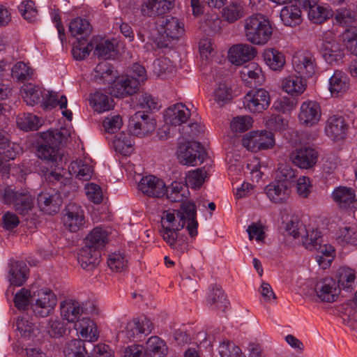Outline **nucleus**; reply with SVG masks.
Returning <instances> with one entry per match:
<instances>
[{"label": "nucleus", "mask_w": 357, "mask_h": 357, "mask_svg": "<svg viewBox=\"0 0 357 357\" xmlns=\"http://www.w3.org/2000/svg\"><path fill=\"white\" fill-rule=\"evenodd\" d=\"M69 172L79 180L89 181L93 175V169L86 160H79L70 163Z\"/></svg>", "instance_id": "obj_39"}, {"label": "nucleus", "mask_w": 357, "mask_h": 357, "mask_svg": "<svg viewBox=\"0 0 357 357\" xmlns=\"http://www.w3.org/2000/svg\"><path fill=\"white\" fill-rule=\"evenodd\" d=\"M42 138L43 142L37 149V155L46 160L51 167H55L54 170L46 175L47 178L51 181H59L63 176V165L66 160L63 151L60 149L61 134L57 130H50L43 132Z\"/></svg>", "instance_id": "obj_2"}, {"label": "nucleus", "mask_w": 357, "mask_h": 357, "mask_svg": "<svg viewBox=\"0 0 357 357\" xmlns=\"http://www.w3.org/2000/svg\"><path fill=\"white\" fill-rule=\"evenodd\" d=\"M307 10L309 20L314 24H321L332 16L331 10L317 3L307 8Z\"/></svg>", "instance_id": "obj_51"}, {"label": "nucleus", "mask_w": 357, "mask_h": 357, "mask_svg": "<svg viewBox=\"0 0 357 357\" xmlns=\"http://www.w3.org/2000/svg\"><path fill=\"white\" fill-rule=\"evenodd\" d=\"M348 127L344 116L339 114H333L327 119L324 130L329 138L333 141H337L345 138Z\"/></svg>", "instance_id": "obj_17"}, {"label": "nucleus", "mask_w": 357, "mask_h": 357, "mask_svg": "<svg viewBox=\"0 0 357 357\" xmlns=\"http://www.w3.org/2000/svg\"><path fill=\"white\" fill-rule=\"evenodd\" d=\"M116 76V73L113 66L107 61L99 63L94 69V79L100 84L114 83Z\"/></svg>", "instance_id": "obj_36"}, {"label": "nucleus", "mask_w": 357, "mask_h": 357, "mask_svg": "<svg viewBox=\"0 0 357 357\" xmlns=\"http://www.w3.org/2000/svg\"><path fill=\"white\" fill-rule=\"evenodd\" d=\"M33 294L29 289L22 288L15 296L14 303L18 310H25L28 305H31V300Z\"/></svg>", "instance_id": "obj_61"}, {"label": "nucleus", "mask_w": 357, "mask_h": 357, "mask_svg": "<svg viewBox=\"0 0 357 357\" xmlns=\"http://www.w3.org/2000/svg\"><path fill=\"white\" fill-rule=\"evenodd\" d=\"M89 100L90 105L99 113L109 111L114 105L112 98L100 91L90 94Z\"/></svg>", "instance_id": "obj_37"}, {"label": "nucleus", "mask_w": 357, "mask_h": 357, "mask_svg": "<svg viewBox=\"0 0 357 357\" xmlns=\"http://www.w3.org/2000/svg\"><path fill=\"white\" fill-rule=\"evenodd\" d=\"M245 15V8L242 1L231 0L222 10V17L228 22H234Z\"/></svg>", "instance_id": "obj_40"}, {"label": "nucleus", "mask_w": 357, "mask_h": 357, "mask_svg": "<svg viewBox=\"0 0 357 357\" xmlns=\"http://www.w3.org/2000/svg\"><path fill=\"white\" fill-rule=\"evenodd\" d=\"M29 268L23 261H15L10 266L9 271V282L11 284L20 287L27 280Z\"/></svg>", "instance_id": "obj_35"}, {"label": "nucleus", "mask_w": 357, "mask_h": 357, "mask_svg": "<svg viewBox=\"0 0 357 357\" xmlns=\"http://www.w3.org/2000/svg\"><path fill=\"white\" fill-rule=\"evenodd\" d=\"M18 127L23 130H35L39 128L41 122L38 117L31 114H24L17 120Z\"/></svg>", "instance_id": "obj_54"}, {"label": "nucleus", "mask_w": 357, "mask_h": 357, "mask_svg": "<svg viewBox=\"0 0 357 357\" xmlns=\"http://www.w3.org/2000/svg\"><path fill=\"white\" fill-rule=\"evenodd\" d=\"M127 264L128 260L126 256L120 252H113L109 255L107 259V265L113 271H123L127 267Z\"/></svg>", "instance_id": "obj_55"}, {"label": "nucleus", "mask_w": 357, "mask_h": 357, "mask_svg": "<svg viewBox=\"0 0 357 357\" xmlns=\"http://www.w3.org/2000/svg\"><path fill=\"white\" fill-rule=\"evenodd\" d=\"M263 57L266 64L273 70H281L285 64L283 54L274 48L265 50Z\"/></svg>", "instance_id": "obj_42"}, {"label": "nucleus", "mask_w": 357, "mask_h": 357, "mask_svg": "<svg viewBox=\"0 0 357 357\" xmlns=\"http://www.w3.org/2000/svg\"><path fill=\"white\" fill-rule=\"evenodd\" d=\"M294 70L304 78L312 77L318 69L314 55L310 52H296L292 58Z\"/></svg>", "instance_id": "obj_8"}, {"label": "nucleus", "mask_w": 357, "mask_h": 357, "mask_svg": "<svg viewBox=\"0 0 357 357\" xmlns=\"http://www.w3.org/2000/svg\"><path fill=\"white\" fill-rule=\"evenodd\" d=\"M213 96L214 100L222 107L232 99L231 90L225 83H220L215 89Z\"/></svg>", "instance_id": "obj_56"}, {"label": "nucleus", "mask_w": 357, "mask_h": 357, "mask_svg": "<svg viewBox=\"0 0 357 357\" xmlns=\"http://www.w3.org/2000/svg\"><path fill=\"white\" fill-rule=\"evenodd\" d=\"M146 357H166L167 347L166 343L158 336H152L146 342Z\"/></svg>", "instance_id": "obj_38"}, {"label": "nucleus", "mask_w": 357, "mask_h": 357, "mask_svg": "<svg viewBox=\"0 0 357 357\" xmlns=\"http://www.w3.org/2000/svg\"><path fill=\"white\" fill-rule=\"evenodd\" d=\"M268 199L276 204L285 203L290 196V186L286 181L275 180L267 185L264 189Z\"/></svg>", "instance_id": "obj_20"}, {"label": "nucleus", "mask_w": 357, "mask_h": 357, "mask_svg": "<svg viewBox=\"0 0 357 357\" xmlns=\"http://www.w3.org/2000/svg\"><path fill=\"white\" fill-rule=\"evenodd\" d=\"M86 195L89 201L94 204H100L103 199L102 191L98 185L89 183L84 187Z\"/></svg>", "instance_id": "obj_62"}, {"label": "nucleus", "mask_w": 357, "mask_h": 357, "mask_svg": "<svg viewBox=\"0 0 357 357\" xmlns=\"http://www.w3.org/2000/svg\"><path fill=\"white\" fill-rule=\"evenodd\" d=\"M69 31L74 37L81 35L87 36L91 33V26L87 20L76 17L70 21Z\"/></svg>", "instance_id": "obj_48"}, {"label": "nucleus", "mask_w": 357, "mask_h": 357, "mask_svg": "<svg viewBox=\"0 0 357 357\" xmlns=\"http://www.w3.org/2000/svg\"><path fill=\"white\" fill-rule=\"evenodd\" d=\"M314 290L317 296L322 302H334L339 294L337 284L331 278H326L318 282L315 285Z\"/></svg>", "instance_id": "obj_23"}, {"label": "nucleus", "mask_w": 357, "mask_h": 357, "mask_svg": "<svg viewBox=\"0 0 357 357\" xmlns=\"http://www.w3.org/2000/svg\"><path fill=\"white\" fill-rule=\"evenodd\" d=\"M75 328L82 337L88 342H95L99 334L95 323L89 318L84 317L75 324Z\"/></svg>", "instance_id": "obj_34"}, {"label": "nucleus", "mask_w": 357, "mask_h": 357, "mask_svg": "<svg viewBox=\"0 0 357 357\" xmlns=\"http://www.w3.org/2000/svg\"><path fill=\"white\" fill-rule=\"evenodd\" d=\"M78 261L83 269L91 271L100 261V251L84 245L79 250Z\"/></svg>", "instance_id": "obj_30"}, {"label": "nucleus", "mask_w": 357, "mask_h": 357, "mask_svg": "<svg viewBox=\"0 0 357 357\" xmlns=\"http://www.w3.org/2000/svg\"><path fill=\"white\" fill-rule=\"evenodd\" d=\"M155 123L147 114L136 112L129 121V130L136 136L144 137L155 129Z\"/></svg>", "instance_id": "obj_18"}, {"label": "nucleus", "mask_w": 357, "mask_h": 357, "mask_svg": "<svg viewBox=\"0 0 357 357\" xmlns=\"http://www.w3.org/2000/svg\"><path fill=\"white\" fill-rule=\"evenodd\" d=\"M338 278V286L340 288L349 290L353 289L355 283V271L348 267H342L337 273Z\"/></svg>", "instance_id": "obj_49"}, {"label": "nucleus", "mask_w": 357, "mask_h": 357, "mask_svg": "<svg viewBox=\"0 0 357 357\" xmlns=\"http://www.w3.org/2000/svg\"><path fill=\"white\" fill-rule=\"evenodd\" d=\"M282 90L291 96L302 94L306 89L307 83L303 77L289 75L284 77L281 83Z\"/></svg>", "instance_id": "obj_31"}, {"label": "nucleus", "mask_w": 357, "mask_h": 357, "mask_svg": "<svg viewBox=\"0 0 357 357\" xmlns=\"http://www.w3.org/2000/svg\"><path fill=\"white\" fill-rule=\"evenodd\" d=\"M244 31L247 40L257 45H265L273 33L270 21L261 14H254L247 17Z\"/></svg>", "instance_id": "obj_3"}, {"label": "nucleus", "mask_w": 357, "mask_h": 357, "mask_svg": "<svg viewBox=\"0 0 357 357\" xmlns=\"http://www.w3.org/2000/svg\"><path fill=\"white\" fill-rule=\"evenodd\" d=\"M349 87V79L345 73L335 70L329 79L328 89L333 96L344 93Z\"/></svg>", "instance_id": "obj_33"}, {"label": "nucleus", "mask_w": 357, "mask_h": 357, "mask_svg": "<svg viewBox=\"0 0 357 357\" xmlns=\"http://www.w3.org/2000/svg\"><path fill=\"white\" fill-rule=\"evenodd\" d=\"M11 75L14 79L23 82L31 79L33 76V70L22 61L15 63L11 70Z\"/></svg>", "instance_id": "obj_52"}, {"label": "nucleus", "mask_w": 357, "mask_h": 357, "mask_svg": "<svg viewBox=\"0 0 357 357\" xmlns=\"http://www.w3.org/2000/svg\"><path fill=\"white\" fill-rule=\"evenodd\" d=\"M335 239L342 245H357V230L354 227H340L335 234Z\"/></svg>", "instance_id": "obj_47"}, {"label": "nucleus", "mask_w": 357, "mask_h": 357, "mask_svg": "<svg viewBox=\"0 0 357 357\" xmlns=\"http://www.w3.org/2000/svg\"><path fill=\"white\" fill-rule=\"evenodd\" d=\"M332 198L342 208L353 207L356 202L355 190L347 186L336 187L332 192Z\"/></svg>", "instance_id": "obj_26"}, {"label": "nucleus", "mask_w": 357, "mask_h": 357, "mask_svg": "<svg viewBox=\"0 0 357 357\" xmlns=\"http://www.w3.org/2000/svg\"><path fill=\"white\" fill-rule=\"evenodd\" d=\"M66 357H86L87 354L84 343L82 340H71L67 342L63 347Z\"/></svg>", "instance_id": "obj_46"}, {"label": "nucleus", "mask_w": 357, "mask_h": 357, "mask_svg": "<svg viewBox=\"0 0 357 357\" xmlns=\"http://www.w3.org/2000/svg\"><path fill=\"white\" fill-rule=\"evenodd\" d=\"M321 117L320 105L314 100H306L301 103L298 114L300 124L305 127H312L319 122Z\"/></svg>", "instance_id": "obj_13"}, {"label": "nucleus", "mask_w": 357, "mask_h": 357, "mask_svg": "<svg viewBox=\"0 0 357 357\" xmlns=\"http://www.w3.org/2000/svg\"><path fill=\"white\" fill-rule=\"evenodd\" d=\"M108 238L109 234L105 229L101 227H96L86 236L85 245L100 251L108 243Z\"/></svg>", "instance_id": "obj_32"}, {"label": "nucleus", "mask_w": 357, "mask_h": 357, "mask_svg": "<svg viewBox=\"0 0 357 357\" xmlns=\"http://www.w3.org/2000/svg\"><path fill=\"white\" fill-rule=\"evenodd\" d=\"M0 200L7 205H12L21 215H27L33 207V198L26 191H16L10 186L0 187Z\"/></svg>", "instance_id": "obj_4"}, {"label": "nucleus", "mask_w": 357, "mask_h": 357, "mask_svg": "<svg viewBox=\"0 0 357 357\" xmlns=\"http://www.w3.org/2000/svg\"><path fill=\"white\" fill-rule=\"evenodd\" d=\"M139 85V81L133 76H121L114 82L112 93L116 97L123 98L135 93Z\"/></svg>", "instance_id": "obj_22"}, {"label": "nucleus", "mask_w": 357, "mask_h": 357, "mask_svg": "<svg viewBox=\"0 0 357 357\" xmlns=\"http://www.w3.org/2000/svg\"><path fill=\"white\" fill-rule=\"evenodd\" d=\"M270 104L269 92L262 88L250 90L243 98L244 107L251 113H261L267 109Z\"/></svg>", "instance_id": "obj_7"}, {"label": "nucleus", "mask_w": 357, "mask_h": 357, "mask_svg": "<svg viewBox=\"0 0 357 357\" xmlns=\"http://www.w3.org/2000/svg\"><path fill=\"white\" fill-rule=\"evenodd\" d=\"M56 106L60 109H66L67 107V98L64 96H59L56 92L47 91L43 94L42 107L45 109H52Z\"/></svg>", "instance_id": "obj_45"}, {"label": "nucleus", "mask_w": 357, "mask_h": 357, "mask_svg": "<svg viewBox=\"0 0 357 357\" xmlns=\"http://www.w3.org/2000/svg\"><path fill=\"white\" fill-rule=\"evenodd\" d=\"M243 144L252 151L271 149L275 144L274 135L266 130L252 132L243 139Z\"/></svg>", "instance_id": "obj_11"}, {"label": "nucleus", "mask_w": 357, "mask_h": 357, "mask_svg": "<svg viewBox=\"0 0 357 357\" xmlns=\"http://www.w3.org/2000/svg\"><path fill=\"white\" fill-rule=\"evenodd\" d=\"M291 162L301 169H309L315 166L318 153L312 147L303 146L296 148L289 155Z\"/></svg>", "instance_id": "obj_12"}, {"label": "nucleus", "mask_w": 357, "mask_h": 357, "mask_svg": "<svg viewBox=\"0 0 357 357\" xmlns=\"http://www.w3.org/2000/svg\"><path fill=\"white\" fill-rule=\"evenodd\" d=\"M62 317L70 323H77L79 317L84 312L81 303L75 300H65L60 305Z\"/></svg>", "instance_id": "obj_28"}, {"label": "nucleus", "mask_w": 357, "mask_h": 357, "mask_svg": "<svg viewBox=\"0 0 357 357\" xmlns=\"http://www.w3.org/2000/svg\"><path fill=\"white\" fill-rule=\"evenodd\" d=\"M185 188L186 186L181 183L173 182L169 188H167L165 195L171 202H182L185 197Z\"/></svg>", "instance_id": "obj_58"}, {"label": "nucleus", "mask_w": 357, "mask_h": 357, "mask_svg": "<svg viewBox=\"0 0 357 357\" xmlns=\"http://www.w3.org/2000/svg\"><path fill=\"white\" fill-rule=\"evenodd\" d=\"M22 151L19 144L9 142L7 144H0V166L3 165V161L14 160Z\"/></svg>", "instance_id": "obj_50"}, {"label": "nucleus", "mask_w": 357, "mask_h": 357, "mask_svg": "<svg viewBox=\"0 0 357 357\" xmlns=\"http://www.w3.org/2000/svg\"><path fill=\"white\" fill-rule=\"evenodd\" d=\"M114 150L123 155H130L133 151L132 139L129 134L121 132L113 140Z\"/></svg>", "instance_id": "obj_43"}, {"label": "nucleus", "mask_w": 357, "mask_h": 357, "mask_svg": "<svg viewBox=\"0 0 357 357\" xmlns=\"http://www.w3.org/2000/svg\"><path fill=\"white\" fill-rule=\"evenodd\" d=\"M21 93L26 104L31 106L40 102L43 96L41 89L32 84L24 85L21 89Z\"/></svg>", "instance_id": "obj_44"}, {"label": "nucleus", "mask_w": 357, "mask_h": 357, "mask_svg": "<svg viewBox=\"0 0 357 357\" xmlns=\"http://www.w3.org/2000/svg\"><path fill=\"white\" fill-rule=\"evenodd\" d=\"M206 303L210 308L222 312H225L229 305V301L223 290L217 285L210 287Z\"/></svg>", "instance_id": "obj_29"}, {"label": "nucleus", "mask_w": 357, "mask_h": 357, "mask_svg": "<svg viewBox=\"0 0 357 357\" xmlns=\"http://www.w3.org/2000/svg\"><path fill=\"white\" fill-rule=\"evenodd\" d=\"M18 8L20 13L26 20L29 22L35 21L38 15V10L33 1L26 0L22 2Z\"/></svg>", "instance_id": "obj_60"}, {"label": "nucleus", "mask_w": 357, "mask_h": 357, "mask_svg": "<svg viewBox=\"0 0 357 357\" xmlns=\"http://www.w3.org/2000/svg\"><path fill=\"white\" fill-rule=\"evenodd\" d=\"M56 303V296L52 290L40 289L33 294L31 309L36 317H46L54 312Z\"/></svg>", "instance_id": "obj_5"}, {"label": "nucleus", "mask_w": 357, "mask_h": 357, "mask_svg": "<svg viewBox=\"0 0 357 357\" xmlns=\"http://www.w3.org/2000/svg\"><path fill=\"white\" fill-rule=\"evenodd\" d=\"M205 151L197 142H190L179 146L178 159L183 165H197L204 161Z\"/></svg>", "instance_id": "obj_9"}, {"label": "nucleus", "mask_w": 357, "mask_h": 357, "mask_svg": "<svg viewBox=\"0 0 357 357\" xmlns=\"http://www.w3.org/2000/svg\"><path fill=\"white\" fill-rule=\"evenodd\" d=\"M354 14L350 10L338 9L334 15V23L342 26H349L354 22Z\"/></svg>", "instance_id": "obj_64"}, {"label": "nucleus", "mask_w": 357, "mask_h": 357, "mask_svg": "<svg viewBox=\"0 0 357 357\" xmlns=\"http://www.w3.org/2000/svg\"><path fill=\"white\" fill-rule=\"evenodd\" d=\"M37 202L41 211L52 215L59 211L62 201L60 194L55 189L49 188L38 194Z\"/></svg>", "instance_id": "obj_15"}, {"label": "nucleus", "mask_w": 357, "mask_h": 357, "mask_svg": "<svg viewBox=\"0 0 357 357\" xmlns=\"http://www.w3.org/2000/svg\"><path fill=\"white\" fill-rule=\"evenodd\" d=\"M176 218L174 213L165 211L161 219L160 234L164 241L177 254L185 253L188 249L185 238L180 231L186 227L191 237L197 235L198 222L197 208L194 202H183L176 211Z\"/></svg>", "instance_id": "obj_1"}, {"label": "nucleus", "mask_w": 357, "mask_h": 357, "mask_svg": "<svg viewBox=\"0 0 357 357\" xmlns=\"http://www.w3.org/2000/svg\"><path fill=\"white\" fill-rule=\"evenodd\" d=\"M256 54V49L248 44H238L229 51L230 61L235 65H241L251 60Z\"/></svg>", "instance_id": "obj_25"}, {"label": "nucleus", "mask_w": 357, "mask_h": 357, "mask_svg": "<svg viewBox=\"0 0 357 357\" xmlns=\"http://www.w3.org/2000/svg\"><path fill=\"white\" fill-rule=\"evenodd\" d=\"M253 123V119L248 115L238 116L233 119L231 129L233 132H243L250 129Z\"/></svg>", "instance_id": "obj_57"}, {"label": "nucleus", "mask_w": 357, "mask_h": 357, "mask_svg": "<svg viewBox=\"0 0 357 357\" xmlns=\"http://www.w3.org/2000/svg\"><path fill=\"white\" fill-rule=\"evenodd\" d=\"M218 349L220 357H243L241 349L229 341H223Z\"/></svg>", "instance_id": "obj_59"}, {"label": "nucleus", "mask_w": 357, "mask_h": 357, "mask_svg": "<svg viewBox=\"0 0 357 357\" xmlns=\"http://www.w3.org/2000/svg\"><path fill=\"white\" fill-rule=\"evenodd\" d=\"M122 125V118L119 114L105 117L102 121V126L108 133L116 132L121 128Z\"/></svg>", "instance_id": "obj_63"}, {"label": "nucleus", "mask_w": 357, "mask_h": 357, "mask_svg": "<svg viewBox=\"0 0 357 357\" xmlns=\"http://www.w3.org/2000/svg\"><path fill=\"white\" fill-rule=\"evenodd\" d=\"M153 324L147 317L135 319L128 322L123 333L130 340H140L143 335H147L152 331Z\"/></svg>", "instance_id": "obj_19"}, {"label": "nucleus", "mask_w": 357, "mask_h": 357, "mask_svg": "<svg viewBox=\"0 0 357 357\" xmlns=\"http://www.w3.org/2000/svg\"><path fill=\"white\" fill-rule=\"evenodd\" d=\"M138 188L144 195L151 197H163L167 191L165 182L153 175L143 176L138 183Z\"/></svg>", "instance_id": "obj_16"}, {"label": "nucleus", "mask_w": 357, "mask_h": 357, "mask_svg": "<svg viewBox=\"0 0 357 357\" xmlns=\"http://www.w3.org/2000/svg\"><path fill=\"white\" fill-rule=\"evenodd\" d=\"M158 30L164 43L177 40L184 33V25L178 18L167 16L159 20Z\"/></svg>", "instance_id": "obj_10"}, {"label": "nucleus", "mask_w": 357, "mask_h": 357, "mask_svg": "<svg viewBox=\"0 0 357 357\" xmlns=\"http://www.w3.org/2000/svg\"><path fill=\"white\" fill-rule=\"evenodd\" d=\"M190 116V110L182 103H176L168 107L165 112L164 119L167 124L179 126L185 123Z\"/></svg>", "instance_id": "obj_24"}, {"label": "nucleus", "mask_w": 357, "mask_h": 357, "mask_svg": "<svg viewBox=\"0 0 357 357\" xmlns=\"http://www.w3.org/2000/svg\"><path fill=\"white\" fill-rule=\"evenodd\" d=\"M206 171L204 168H198L189 172L185 176V183L191 188H199L206 178Z\"/></svg>", "instance_id": "obj_53"}, {"label": "nucleus", "mask_w": 357, "mask_h": 357, "mask_svg": "<svg viewBox=\"0 0 357 357\" xmlns=\"http://www.w3.org/2000/svg\"><path fill=\"white\" fill-rule=\"evenodd\" d=\"M174 6V0H144L141 5L143 16L155 17L165 14Z\"/></svg>", "instance_id": "obj_21"}, {"label": "nucleus", "mask_w": 357, "mask_h": 357, "mask_svg": "<svg viewBox=\"0 0 357 357\" xmlns=\"http://www.w3.org/2000/svg\"><path fill=\"white\" fill-rule=\"evenodd\" d=\"M320 52L325 61L330 63H338L344 57L343 50L332 31H326L322 37Z\"/></svg>", "instance_id": "obj_6"}, {"label": "nucleus", "mask_w": 357, "mask_h": 357, "mask_svg": "<svg viewBox=\"0 0 357 357\" xmlns=\"http://www.w3.org/2000/svg\"><path fill=\"white\" fill-rule=\"evenodd\" d=\"M63 221L64 226L70 231H77L84 226V211L80 206L70 203L64 210Z\"/></svg>", "instance_id": "obj_14"}, {"label": "nucleus", "mask_w": 357, "mask_h": 357, "mask_svg": "<svg viewBox=\"0 0 357 357\" xmlns=\"http://www.w3.org/2000/svg\"><path fill=\"white\" fill-rule=\"evenodd\" d=\"M280 18L286 26L298 25L302 21L301 10L294 4L286 6L280 11Z\"/></svg>", "instance_id": "obj_41"}, {"label": "nucleus", "mask_w": 357, "mask_h": 357, "mask_svg": "<svg viewBox=\"0 0 357 357\" xmlns=\"http://www.w3.org/2000/svg\"><path fill=\"white\" fill-rule=\"evenodd\" d=\"M243 81L250 86L262 85L264 76L260 66L256 63H250L241 71Z\"/></svg>", "instance_id": "obj_27"}]
</instances>
